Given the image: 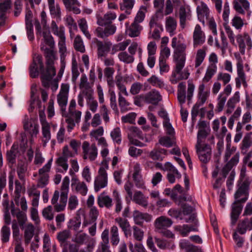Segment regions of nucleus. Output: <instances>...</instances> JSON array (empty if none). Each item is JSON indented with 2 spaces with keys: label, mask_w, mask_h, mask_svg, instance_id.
Wrapping results in <instances>:
<instances>
[{
  "label": "nucleus",
  "mask_w": 252,
  "mask_h": 252,
  "mask_svg": "<svg viewBox=\"0 0 252 252\" xmlns=\"http://www.w3.org/2000/svg\"><path fill=\"white\" fill-rule=\"evenodd\" d=\"M184 40V38L182 34H179L172 39L171 46L174 49L173 58L175 66L172 72L170 81L174 84L180 80H187L190 74L187 68L182 71L186 60L187 45Z\"/></svg>",
  "instance_id": "obj_1"
},
{
  "label": "nucleus",
  "mask_w": 252,
  "mask_h": 252,
  "mask_svg": "<svg viewBox=\"0 0 252 252\" xmlns=\"http://www.w3.org/2000/svg\"><path fill=\"white\" fill-rule=\"evenodd\" d=\"M76 103L75 99H72L69 102L68 111L61 113L63 117L65 118V122L67 124V128L68 131H71L74 128L75 123L80 122L82 113L80 111L76 110Z\"/></svg>",
  "instance_id": "obj_2"
},
{
  "label": "nucleus",
  "mask_w": 252,
  "mask_h": 252,
  "mask_svg": "<svg viewBox=\"0 0 252 252\" xmlns=\"http://www.w3.org/2000/svg\"><path fill=\"white\" fill-rule=\"evenodd\" d=\"M173 223L172 220L165 216H161L157 218L155 221V226L157 231L163 235L168 237L172 238L173 234L167 228L171 226Z\"/></svg>",
  "instance_id": "obj_3"
},
{
  "label": "nucleus",
  "mask_w": 252,
  "mask_h": 252,
  "mask_svg": "<svg viewBox=\"0 0 252 252\" xmlns=\"http://www.w3.org/2000/svg\"><path fill=\"white\" fill-rule=\"evenodd\" d=\"M101 163L104 166H101L99 168L98 174L95 178L94 183V190L96 192L107 185V174L106 169H108V164L105 159L103 160Z\"/></svg>",
  "instance_id": "obj_4"
},
{
  "label": "nucleus",
  "mask_w": 252,
  "mask_h": 252,
  "mask_svg": "<svg viewBox=\"0 0 252 252\" xmlns=\"http://www.w3.org/2000/svg\"><path fill=\"white\" fill-rule=\"evenodd\" d=\"M250 182L247 179L238 185V187L234 194L235 202L245 203L249 198Z\"/></svg>",
  "instance_id": "obj_5"
},
{
  "label": "nucleus",
  "mask_w": 252,
  "mask_h": 252,
  "mask_svg": "<svg viewBox=\"0 0 252 252\" xmlns=\"http://www.w3.org/2000/svg\"><path fill=\"white\" fill-rule=\"evenodd\" d=\"M198 12V19L200 21L202 22L204 24V21L203 19V17L205 16L208 20V26L211 30H212L213 33L214 35L217 34V25L214 19L213 18H209V12L206 5L202 4V7L200 9L198 7L197 8Z\"/></svg>",
  "instance_id": "obj_6"
},
{
  "label": "nucleus",
  "mask_w": 252,
  "mask_h": 252,
  "mask_svg": "<svg viewBox=\"0 0 252 252\" xmlns=\"http://www.w3.org/2000/svg\"><path fill=\"white\" fill-rule=\"evenodd\" d=\"M83 158L89 159L90 161L94 160L97 156V148L94 143L90 145L89 142L85 141L82 146Z\"/></svg>",
  "instance_id": "obj_7"
},
{
  "label": "nucleus",
  "mask_w": 252,
  "mask_h": 252,
  "mask_svg": "<svg viewBox=\"0 0 252 252\" xmlns=\"http://www.w3.org/2000/svg\"><path fill=\"white\" fill-rule=\"evenodd\" d=\"M69 86L67 84H63L61 90L57 95V102L60 107L61 113L65 112L67 104Z\"/></svg>",
  "instance_id": "obj_8"
},
{
  "label": "nucleus",
  "mask_w": 252,
  "mask_h": 252,
  "mask_svg": "<svg viewBox=\"0 0 252 252\" xmlns=\"http://www.w3.org/2000/svg\"><path fill=\"white\" fill-rule=\"evenodd\" d=\"M38 65H39V70L41 74L42 72H44L45 70L44 69L42 57L39 55H37L33 57L32 62L29 67L30 75L32 78H35L38 76L39 70L38 69Z\"/></svg>",
  "instance_id": "obj_9"
},
{
  "label": "nucleus",
  "mask_w": 252,
  "mask_h": 252,
  "mask_svg": "<svg viewBox=\"0 0 252 252\" xmlns=\"http://www.w3.org/2000/svg\"><path fill=\"white\" fill-rule=\"evenodd\" d=\"M40 49L44 51V56L46 59V68L47 71L56 72V69L54 66V61L56 59L55 53L51 49H49L43 45L41 46Z\"/></svg>",
  "instance_id": "obj_10"
},
{
  "label": "nucleus",
  "mask_w": 252,
  "mask_h": 252,
  "mask_svg": "<svg viewBox=\"0 0 252 252\" xmlns=\"http://www.w3.org/2000/svg\"><path fill=\"white\" fill-rule=\"evenodd\" d=\"M196 153L200 160L204 163H207L211 159L212 149L210 145L204 144L203 145L195 146Z\"/></svg>",
  "instance_id": "obj_11"
},
{
  "label": "nucleus",
  "mask_w": 252,
  "mask_h": 252,
  "mask_svg": "<svg viewBox=\"0 0 252 252\" xmlns=\"http://www.w3.org/2000/svg\"><path fill=\"white\" fill-rule=\"evenodd\" d=\"M237 76L235 78L236 88H240L242 84L245 88H247L248 84L246 81V76L244 71L243 62L241 60L238 61L237 63Z\"/></svg>",
  "instance_id": "obj_12"
},
{
  "label": "nucleus",
  "mask_w": 252,
  "mask_h": 252,
  "mask_svg": "<svg viewBox=\"0 0 252 252\" xmlns=\"http://www.w3.org/2000/svg\"><path fill=\"white\" fill-rule=\"evenodd\" d=\"M104 29L98 27L94 31V34L98 37L101 38H106L115 33L116 27L114 24H109L104 26Z\"/></svg>",
  "instance_id": "obj_13"
},
{
  "label": "nucleus",
  "mask_w": 252,
  "mask_h": 252,
  "mask_svg": "<svg viewBox=\"0 0 252 252\" xmlns=\"http://www.w3.org/2000/svg\"><path fill=\"white\" fill-rule=\"evenodd\" d=\"M205 35L202 31L200 26L198 24L195 26L193 33V45L194 48L201 45L205 41Z\"/></svg>",
  "instance_id": "obj_14"
},
{
  "label": "nucleus",
  "mask_w": 252,
  "mask_h": 252,
  "mask_svg": "<svg viewBox=\"0 0 252 252\" xmlns=\"http://www.w3.org/2000/svg\"><path fill=\"white\" fill-rule=\"evenodd\" d=\"M239 158L240 154L239 152H237L229 161H228V162H226L221 171L222 177L225 179L229 172L234 166H236L238 163L239 161Z\"/></svg>",
  "instance_id": "obj_15"
},
{
  "label": "nucleus",
  "mask_w": 252,
  "mask_h": 252,
  "mask_svg": "<svg viewBox=\"0 0 252 252\" xmlns=\"http://www.w3.org/2000/svg\"><path fill=\"white\" fill-rule=\"evenodd\" d=\"M243 203L236 202L235 201H234L232 204L230 214L232 225H234L236 223L242 212L243 208Z\"/></svg>",
  "instance_id": "obj_16"
},
{
  "label": "nucleus",
  "mask_w": 252,
  "mask_h": 252,
  "mask_svg": "<svg viewBox=\"0 0 252 252\" xmlns=\"http://www.w3.org/2000/svg\"><path fill=\"white\" fill-rule=\"evenodd\" d=\"M133 217L135 224L142 226L144 221L149 222L152 220V216L146 213H142L138 210L133 212Z\"/></svg>",
  "instance_id": "obj_17"
},
{
  "label": "nucleus",
  "mask_w": 252,
  "mask_h": 252,
  "mask_svg": "<svg viewBox=\"0 0 252 252\" xmlns=\"http://www.w3.org/2000/svg\"><path fill=\"white\" fill-rule=\"evenodd\" d=\"M116 18V14L114 12H108L103 17L97 16V24L99 26L103 27L106 25L112 24V21Z\"/></svg>",
  "instance_id": "obj_18"
},
{
  "label": "nucleus",
  "mask_w": 252,
  "mask_h": 252,
  "mask_svg": "<svg viewBox=\"0 0 252 252\" xmlns=\"http://www.w3.org/2000/svg\"><path fill=\"white\" fill-rule=\"evenodd\" d=\"M96 44L97 48V54L99 57L104 56L109 52L112 45L109 41L103 42L97 39H96Z\"/></svg>",
  "instance_id": "obj_19"
},
{
  "label": "nucleus",
  "mask_w": 252,
  "mask_h": 252,
  "mask_svg": "<svg viewBox=\"0 0 252 252\" xmlns=\"http://www.w3.org/2000/svg\"><path fill=\"white\" fill-rule=\"evenodd\" d=\"M67 10L72 11L75 14L80 13L81 10L79 8L80 3L77 0H62Z\"/></svg>",
  "instance_id": "obj_20"
},
{
  "label": "nucleus",
  "mask_w": 252,
  "mask_h": 252,
  "mask_svg": "<svg viewBox=\"0 0 252 252\" xmlns=\"http://www.w3.org/2000/svg\"><path fill=\"white\" fill-rule=\"evenodd\" d=\"M49 9L51 16L59 20L61 19V11L59 4H55V0H47Z\"/></svg>",
  "instance_id": "obj_21"
},
{
  "label": "nucleus",
  "mask_w": 252,
  "mask_h": 252,
  "mask_svg": "<svg viewBox=\"0 0 252 252\" xmlns=\"http://www.w3.org/2000/svg\"><path fill=\"white\" fill-rule=\"evenodd\" d=\"M144 100L148 103L157 105L161 100V96L156 91H152L145 95Z\"/></svg>",
  "instance_id": "obj_22"
},
{
  "label": "nucleus",
  "mask_w": 252,
  "mask_h": 252,
  "mask_svg": "<svg viewBox=\"0 0 252 252\" xmlns=\"http://www.w3.org/2000/svg\"><path fill=\"white\" fill-rule=\"evenodd\" d=\"M232 4L234 9L240 14H244V10H248L250 8V3L247 0H233Z\"/></svg>",
  "instance_id": "obj_23"
},
{
  "label": "nucleus",
  "mask_w": 252,
  "mask_h": 252,
  "mask_svg": "<svg viewBox=\"0 0 252 252\" xmlns=\"http://www.w3.org/2000/svg\"><path fill=\"white\" fill-rule=\"evenodd\" d=\"M252 132L247 133L242 140L240 145L241 153L245 155L247 153L248 149L252 146Z\"/></svg>",
  "instance_id": "obj_24"
},
{
  "label": "nucleus",
  "mask_w": 252,
  "mask_h": 252,
  "mask_svg": "<svg viewBox=\"0 0 252 252\" xmlns=\"http://www.w3.org/2000/svg\"><path fill=\"white\" fill-rule=\"evenodd\" d=\"M99 215V212L95 207H92L89 212V219L88 220L84 218V220L82 224L83 228L86 227L89 224L93 223H96V220Z\"/></svg>",
  "instance_id": "obj_25"
},
{
  "label": "nucleus",
  "mask_w": 252,
  "mask_h": 252,
  "mask_svg": "<svg viewBox=\"0 0 252 252\" xmlns=\"http://www.w3.org/2000/svg\"><path fill=\"white\" fill-rule=\"evenodd\" d=\"M11 0H0V24L5 22L6 14L7 10L10 8Z\"/></svg>",
  "instance_id": "obj_26"
},
{
  "label": "nucleus",
  "mask_w": 252,
  "mask_h": 252,
  "mask_svg": "<svg viewBox=\"0 0 252 252\" xmlns=\"http://www.w3.org/2000/svg\"><path fill=\"white\" fill-rule=\"evenodd\" d=\"M167 155V151L163 148H156L150 153V157L153 160L161 161Z\"/></svg>",
  "instance_id": "obj_27"
},
{
  "label": "nucleus",
  "mask_w": 252,
  "mask_h": 252,
  "mask_svg": "<svg viewBox=\"0 0 252 252\" xmlns=\"http://www.w3.org/2000/svg\"><path fill=\"white\" fill-rule=\"evenodd\" d=\"M239 234L241 235L245 234L247 230H252V227L251 226L250 220L248 218L239 221L238 223L236 229Z\"/></svg>",
  "instance_id": "obj_28"
},
{
  "label": "nucleus",
  "mask_w": 252,
  "mask_h": 252,
  "mask_svg": "<svg viewBox=\"0 0 252 252\" xmlns=\"http://www.w3.org/2000/svg\"><path fill=\"white\" fill-rule=\"evenodd\" d=\"M142 27L139 24L133 22L130 26L126 28V32L131 37H135L139 35Z\"/></svg>",
  "instance_id": "obj_29"
},
{
  "label": "nucleus",
  "mask_w": 252,
  "mask_h": 252,
  "mask_svg": "<svg viewBox=\"0 0 252 252\" xmlns=\"http://www.w3.org/2000/svg\"><path fill=\"white\" fill-rule=\"evenodd\" d=\"M210 95L209 90H205V85L203 83L200 84L198 87V97L199 99L198 103L200 104H203Z\"/></svg>",
  "instance_id": "obj_30"
},
{
  "label": "nucleus",
  "mask_w": 252,
  "mask_h": 252,
  "mask_svg": "<svg viewBox=\"0 0 252 252\" xmlns=\"http://www.w3.org/2000/svg\"><path fill=\"white\" fill-rule=\"evenodd\" d=\"M18 152V145L15 144H13L10 150L6 153V160L12 166L16 163V155Z\"/></svg>",
  "instance_id": "obj_31"
},
{
  "label": "nucleus",
  "mask_w": 252,
  "mask_h": 252,
  "mask_svg": "<svg viewBox=\"0 0 252 252\" xmlns=\"http://www.w3.org/2000/svg\"><path fill=\"white\" fill-rule=\"evenodd\" d=\"M97 204L101 208L105 207L110 208L112 206V199L109 196L105 195L103 193L98 196Z\"/></svg>",
  "instance_id": "obj_32"
},
{
  "label": "nucleus",
  "mask_w": 252,
  "mask_h": 252,
  "mask_svg": "<svg viewBox=\"0 0 252 252\" xmlns=\"http://www.w3.org/2000/svg\"><path fill=\"white\" fill-rule=\"evenodd\" d=\"M240 101V95L239 92L235 93L234 94L232 97L230 98L227 102V109L226 110V113L227 114H230L233 111L234 108L235 107V105L237 103Z\"/></svg>",
  "instance_id": "obj_33"
},
{
  "label": "nucleus",
  "mask_w": 252,
  "mask_h": 252,
  "mask_svg": "<svg viewBox=\"0 0 252 252\" xmlns=\"http://www.w3.org/2000/svg\"><path fill=\"white\" fill-rule=\"evenodd\" d=\"M51 29L53 33L59 37V39L65 38L64 27L61 26L58 27L56 22L52 21L51 24Z\"/></svg>",
  "instance_id": "obj_34"
},
{
  "label": "nucleus",
  "mask_w": 252,
  "mask_h": 252,
  "mask_svg": "<svg viewBox=\"0 0 252 252\" xmlns=\"http://www.w3.org/2000/svg\"><path fill=\"white\" fill-rule=\"evenodd\" d=\"M158 143L162 146L170 148L175 145V137L170 136H163L159 138Z\"/></svg>",
  "instance_id": "obj_35"
},
{
  "label": "nucleus",
  "mask_w": 252,
  "mask_h": 252,
  "mask_svg": "<svg viewBox=\"0 0 252 252\" xmlns=\"http://www.w3.org/2000/svg\"><path fill=\"white\" fill-rule=\"evenodd\" d=\"M56 75V72L47 71L45 70L44 72H42L41 76V82L43 86L44 87H49V82L52 78Z\"/></svg>",
  "instance_id": "obj_36"
},
{
  "label": "nucleus",
  "mask_w": 252,
  "mask_h": 252,
  "mask_svg": "<svg viewBox=\"0 0 252 252\" xmlns=\"http://www.w3.org/2000/svg\"><path fill=\"white\" fill-rule=\"evenodd\" d=\"M179 246L181 249L186 252H197L199 250L197 246L193 245L186 240H182L179 243Z\"/></svg>",
  "instance_id": "obj_37"
},
{
  "label": "nucleus",
  "mask_w": 252,
  "mask_h": 252,
  "mask_svg": "<svg viewBox=\"0 0 252 252\" xmlns=\"http://www.w3.org/2000/svg\"><path fill=\"white\" fill-rule=\"evenodd\" d=\"M11 214L12 216L16 217L19 225L21 228H23L27 220L26 214L22 211H20L19 210L15 211L14 209L11 210Z\"/></svg>",
  "instance_id": "obj_38"
},
{
  "label": "nucleus",
  "mask_w": 252,
  "mask_h": 252,
  "mask_svg": "<svg viewBox=\"0 0 252 252\" xmlns=\"http://www.w3.org/2000/svg\"><path fill=\"white\" fill-rule=\"evenodd\" d=\"M42 133L43 135V145L46 146V143L51 139L50 126L47 123L42 124Z\"/></svg>",
  "instance_id": "obj_39"
},
{
  "label": "nucleus",
  "mask_w": 252,
  "mask_h": 252,
  "mask_svg": "<svg viewBox=\"0 0 252 252\" xmlns=\"http://www.w3.org/2000/svg\"><path fill=\"white\" fill-rule=\"evenodd\" d=\"M141 171V168L140 164L139 163H136L134 164L133 167V173L132 175V178L133 181L136 183V185L138 186V187H141L143 185V184L141 183V175L140 174Z\"/></svg>",
  "instance_id": "obj_40"
},
{
  "label": "nucleus",
  "mask_w": 252,
  "mask_h": 252,
  "mask_svg": "<svg viewBox=\"0 0 252 252\" xmlns=\"http://www.w3.org/2000/svg\"><path fill=\"white\" fill-rule=\"evenodd\" d=\"M177 27V22L174 18L168 17L167 18L165 23L166 31L169 32L170 35H173L174 34V31Z\"/></svg>",
  "instance_id": "obj_41"
},
{
  "label": "nucleus",
  "mask_w": 252,
  "mask_h": 252,
  "mask_svg": "<svg viewBox=\"0 0 252 252\" xmlns=\"http://www.w3.org/2000/svg\"><path fill=\"white\" fill-rule=\"evenodd\" d=\"M71 237V232L69 230L65 229L59 232L57 235V239L61 245L66 244Z\"/></svg>",
  "instance_id": "obj_42"
},
{
  "label": "nucleus",
  "mask_w": 252,
  "mask_h": 252,
  "mask_svg": "<svg viewBox=\"0 0 252 252\" xmlns=\"http://www.w3.org/2000/svg\"><path fill=\"white\" fill-rule=\"evenodd\" d=\"M133 201L144 207L148 206V202L140 191H137L134 193Z\"/></svg>",
  "instance_id": "obj_43"
},
{
  "label": "nucleus",
  "mask_w": 252,
  "mask_h": 252,
  "mask_svg": "<svg viewBox=\"0 0 252 252\" xmlns=\"http://www.w3.org/2000/svg\"><path fill=\"white\" fill-rule=\"evenodd\" d=\"M34 228L33 225L32 224H29L24 232L25 243L28 245L31 242L34 235Z\"/></svg>",
  "instance_id": "obj_44"
},
{
  "label": "nucleus",
  "mask_w": 252,
  "mask_h": 252,
  "mask_svg": "<svg viewBox=\"0 0 252 252\" xmlns=\"http://www.w3.org/2000/svg\"><path fill=\"white\" fill-rule=\"evenodd\" d=\"M206 49L205 47H203L197 50L195 60V68L199 67L203 62L206 56Z\"/></svg>",
  "instance_id": "obj_45"
},
{
  "label": "nucleus",
  "mask_w": 252,
  "mask_h": 252,
  "mask_svg": "<svg viewBox=\"0 0 252 252\" xmlns=\"http://www.w3.org/2000/svg\"><path fill=\"white\" fill-rule=\"evenodd\" d=\"M79 28L84 34V35L88 39H91V35L88 31V26L87 22L85 18H82L78 21Z\"/></svg>",
  "instance_id": "obj_46"
},
{
  "label": "nucleus",
  "mask_w": 252,
  "mask_h": 252,
  "mask_svg": "<svg viewBox=\"0 0 252 252\" xmlns=\"http://www.w3.org/2000/svg\"><path fill=\"white\" fill-rule=\"evenodd\" d=\"M110 136L114 143L118 145L122 142V133L120 128L117 127L114 128L110 133Z\"/></svg>",
  "instance_id": "obj_47"
},
{
  "label": "nucleus",
  "mask_w": 252,
  "mask_h": 252,
  "mask_svg": "<svg viewBox=\"0 0 252 252\" xmlns=\"http://www.w3.org/2000/svg\"><path fill=\"white\" fill-rule=\"evenodd\" d=\"M56 162L58 166L63 168V169L57 168V172L63 173L67 170L68 165L67 164V158L65 157H60L57 159Z\"/></svg>",
  "instance_id": "obj_48"
},
{
  "label": "nucleus",
  "mask_w": 252,
  "mask_h": 252,
  "mask_svg": "<svg viewBox=\"0 0 252 252\" xmlns=\"http://www.w3.org/2000/svg\"><path fill=\"white\" fill-rule=\"evenodd\" d=\"M73 46L76 51L81 53L85 52V48L80 35H77L74 40Z\"/></svg>",
  "instance_id": "obj_49"
},
{
  "label": "nucleus",
  "mask_w": 252,
  "mask_h": 252,
  "mask_svg": "<svg viewBox=\"0 0 252 252\" xmlns=\"http://www.w3.org/2000/svg\"><path fill=\"white\" fill-rule=\"evenodd\" d=\"M134 3V0H123V3L120 4V9L122 11L125 10L126 13L127 15H129Z\"/></svg>",
  "instance_id": "obj_50"
},
{
  "label": "nucleus",
  "mask_w": 252,
  "mask_h": 252,
  "mask_svg": "<svg viewBox=\"0 0 252 252\" xmlns=\"http://www.w3.org/2000/svg\"><path fill=\"white\" fill-rule=\"evenodd\" d=\"M237 148L235 146H231L230 142H228L226 145L225 151L223 157L224 162H228L229 159L234 153H235Z\"/></svg>",
  "instance_id": "obj_51"
},
{
  "label": "nucleus",
  "mask_w": 252,
  "mask_h": 252,
  "mask_svg": "<svg viewBox=\"0 0 252 252\" xmlns=\"http://www.w3.org/2000/svg\"><path fill=\"white\" fill-rule=\"evenodd\" d=\"M217 71L216 65H211L209 66L206 72L205 76L202 79V83L204 84L208 82L212 78L213 75Z\"/></svg>",
  "instance_id": "obj_52"
},
{
  "label": "nucleus",
  "mask_w": 252,
  "mask_h": 252,
  "mask_svg": "<svg viewBox=\"0 0 252 252\" xmlns=\"http://www.w3.org/2000/svg\"><path fill=\"white\" fill-rule=\"evenodd\" d=\"M81 223V220L80 216L77 215L74 219L70 220L69 224L68 225V228L74 231H77L80 227Z\"/></svg>",
  "instance_id": "obj_53"
},
{
  "label": "nucleus",
  "mask_w": 252,
  "mask_h": 252,
  "mask_svg": "<svg viewBox=\"0 0 252 252\" xmlns=\"http://www.w3.org/2000/svg\"><path fill=\"white\" fill-rule=\"evenodd\" d=\"M118 102L122 113L126 112L128 110V107L130 103L122 95L121 93H119Z\"/></svg>",
  "instance_id": "obj_54"
},
{
  "label": "nucleus",
  "mask_w": 252,
  "mask_h": 252,
  "mask_svg": "<svg viewBox=\"0 0 252 252\" xmlns=\"http://www.w3.org/2000/svg\"><path fill=\"white\" fill-rule=\"evenodd\" d=\"M227 96L223 93H220L218 97V103L216 106V110L218 112L222 111L227 99Z\"/></svg>",
  "instance_id": "obj_55"
},
{
  "label": "nucleus",
  "mask_w": 252,
  "mask_h": 252,
  "mask_svg": "<svg viewBox=\"0 0 252 252\" xmlns=\"http://www.w3.org/2000/svg\"><path fill=\"white\" fill-rule=\"evenodd\" d=\"M1 240L2 243H5L9 241V237L10 234V228L4 225L1 229Z\"/></svg>",
  "instance_id": "obj_56"
},
{
  "label": "nucleus",
  "mask_w": 252,
  "mask_h": 252,
  "mask_svg": "<svg viewBox=\"0 0 252 252\" xmlns=\"http://www.w3.org/2000/svg\"><path fill=\"white\" fill-rule=\"evenodd\" d=\"M146 10L147 8L146 6H141L137 12L133 22H135L136 23L139 24V23L143 22L145 17V11H146Z\"/></svg>",
  "instance_id": "obj_57"
},
{
  "label": "nucleus",
  "mask_w": 252,
  "mask_h": 252,
  "mask_svg": "<svg viewBox=\"0 0 252 252\" xmlns=\"http://www.w3.org/2000/svg\"><path fill=\"white\" fill-rule=\"evenodd\" d=\"M148 81L153 86H156L160 88H163L164 86L163 82L154 75L149 78L148 79Z\"/></svg>",
  "instance_id": "obj_58"
},
{
  "label": "nucleus",
  "mask_w": 252,
  "mask_h": 252,
  "mask_svg": "<svg viewBox=\"0 0 252 252\" xmlns=\"http://www.w3.org/2000/svg\"><path fill=\"white\" fill-rule=\"evenodd\" d=\"M119 59L121 61H122L126 63H130L134 61V57L129 55L126 52H122L118 55Z\"/></svg>",
  "instance_id": "obj_59"
},
{
  "label": "nucleus",
  "mask_w": 252,
  "mask_h": 252,
  "mask_svg": "<svg viewBox=\"0 0 252 252\" xmlns=\"http://www.w3.org/2000/svg\"><path fill=\"white\" fill-rule=\"evenodd\" d=\"M43 217L48 220H51L54 218V214L53 213V208L51 205L44 208L42 212Z\"/></svg>",
  "instance_id": "obj_60"
},
{
  "label": "nucleus",
  "mask_w": 252,
  "mask_h": 252,
  "mask_svg": "<svg viewBox=\"0 0 252 252\" xmlns=\"http://www.w3.org/2000/svg\"><path fill=\"white\" fill-rule=\"evenodd\" d=\"M175 230L179 232L183 237H186L190 232L189 225L188 224H183V225H177L175 227Z\"/></svg>",
  "instance_id": "obj_61"
},
{
  "label": "nucleus",
  "mask_w": 252,
  "mask_h": 252,
  "mask_svg": "<svg viewBox=\"0 0 252 252\" xmlns=\"http://www.w3.org/2000/svg\"><path fill=\"white\" fill-rule=\"evenodd\" d=\"M209 134L208 131L206 129H198L197 136V142L195 146L202 145V140L207 137Z\"/></svg>",
  "instance_id": "obj_62"
},
{
  "label": "nucleus",
  "mask_w": 252,
  "mask_h": 252,
  "mask_svg": "<svg viewBox=\"0 0 252 252\" xmlns=\"http://www.w3.org/2000/svg\"><path fill=\"white\" fill-rule=\"evenodd\" d=\"M164 171H169L175 174L176 178H181V174L178 172L176 168L169 162H166L164 165Z\"/></svg>",
  "instance_id": "obj_63"
},
{
  "label": "nucleus",
  "mask_w": 252,
  "mask_h": 252,
  "mask_svg": "<svg viewBox=\"0 0 252 252\" xmlns=\"http://www.w3.org/2000/svg\"><path fill=\"white\" fill-rule=\"evenodd\" d=\"M168 214L171 217L176 219H183L182 212L181 209L171 208L168 212Z\"/></svg>",
  "instance_id": "obj_64"
}]
</instances>
